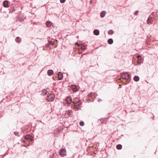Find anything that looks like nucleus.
Wrapping results in <instances>:
<instances>
[{
	"mask_svg": "<svg viewBox=\"0 0 158 158\" xmlns=\"http://www.w3.org/2000/svg\"><path fill=\"white\" fill-rule=\"evenodd\" d=\"M21 39L19 37H16L15 39V41L18 43H20L21 41Z\"/></svg>",
	"mask_w": 158,
	"mask_h": 158,
	"instance_id": "obj_13",
	"label": "nucleus"
},
{
	"mask_svg": "<svg viewBox=\"0 0 158 158\" xmlns=\"http://www.w3.org/2000/svg\"><path fill=\"white\" fill-rule=\"evenodd\" d=\"M52 24V23L50 21H47L46 22V25L47 27H50Z\"/></svg>",
	"mask_w": 158,
	"mask_h": 158,
	"instance_id": "obj_11",
	"label": "nucleus"
},
{
	"mask_svg": "<svg viewBox=\"0 0 158 158\" xmlns=\"http://www.w3.org/2000/svg\"><path fill=\"white\" fill-rule=\"evenodd\" d=\"M92 94V93H89L88 94V96L89 97H91V95Z\"/></svg>",
	"mask_w": 158,
	"mask_h": 158,
	"instance_id": "obj_32",
	"label": "nucleus"
},
{
	"mask_svg": "<svg viewBox=\"0 0 158 158\" xmlns=\"http://www.w3.org/2000/svg\"><path fill=\"white\" fill-rule=\"evenodd\" d=\"M141 57L139 56L138 58V59L137 61V64H140L141 63Z\"/></svg>",
	"mask_w": 158,
	"mask_h": 158,
	"instance_id": "obj_20",
	"label": "nucleus"
},
{
	"mask_svg": "<svg viewBox=\"0 0 158 158\" xmlns=\"http://www.w3.org/2000/svg\"><path fill=\"white\" fill-rule=\"evenodd\" d=\"M60 155L61 156H64L66 155V150L65 148H62L60 151Z\"/></svg>",
	"mask_w": 158,
	"mask_h": 158,
	"instance_id": "obj_3",
	"label": "nucleus"
},
{
	"mask_svg": "<svg viewBox=\"0 0 158 158\" xmlns=\"http://www.w3.org/2000/svg\"><path fill=\"white\" fill-rule=\"evenodd\" d=\"M53 73L54 72L53 70L51 69L48 70L47 71L48 74L49 76H52Z\"/></svg>",
	"mask_w": 158,
	"mask_h": 158,
	"instance_id": "obj_10",
	"label": "nucleus"
},
{
	"mask_svg": "<svg viewBox=\"0 0 158 158\" xmlns=\"http://www.w3.org/2000/svg\"><path fill=\"white\" fill-rule=\"evenodd\" d=\"M139 77L137 76H135L133 78L134 81L136 82L139 81Z\"/></svg>",
	"mask_w": 158,
	"mask_h": 158,
	"instance_id": "obj_17",
	"label": "nucleus"
},
{
	"mask_svg": "<svg viewBox=\"0 0 158 158\" xmlns=\"http://www.w3.org/2000/svg\"><path fill=\"white\" fill-rule=\"evenodd\" d=\"M9 2L8 1L5 0L3 2V6L6 8L8 7H9Z\"/></svg>",
	"mask_w": 158,
	"mask_h": 158,
	"instance_id": "obj_6",
	"label": "nucleus"
},
{
	"mask_svg": "<svg viewBox=\"0 0 158 158\" xmlns=\"http://www.w3.org/2000/svg\"><path fill=\"white\" fill-rule=\"evenodd\" d=\"M58 78L59 80H61L63 79V73L59 72L57 74Z\"/></svg>",
	"mask_w": 158,
	"mask_h": 158,
	"instance_id": "obj_7",
	"label": "nucleus"
},
{
	"mask_svg": "<svg viewBox=\"0 0 158 158\" xmlns=\"http://www.w3.org/2000/svg\"><path fill=\"white\" fill-rule=\"evenodd\" d=\"M65 100L68 104H71L72 101V99L71 98L69 97H67Z\"/></svg>",
	"mask_w": 158,
	"mask_h": 158,
	"instance_id": "obj_9",
	"label": "nucleus"
},
{
	"mask_svg": "<svg viewBox=\"0 0 158 158\" xmlns=\"http://www.w3.org/2000/svg\"><path fill=\"white\" fill-rule=\"evenodd\" d=\"M94 34L96 35H98L99 34V31L98 29H95L93 31Z\"/></svg>",
	"mask_w": 158,
	"mask_h": 158,
	"instance_id": "obj_12",
	"label": "nucleus"
},
{
	"mask_svg": "<svg viewBox=\"0 0 158 158\" xmlns=\"http://www.w3.org/2000/svg\"><path fill=\"white\" fill-rule=\"evenodd\" d=\"M116 148L118 149H121L122 148V146L120 144H118L116 146Z\"/></svg>",
	"mask_w": 158,
	"mask_h": 158,
	"instance_id": "obj_21",
	"label": "nucleus"
},
{
	"mask_svg": "<svg viewBox=\"0 0 158 158\" xmlns=\"http://www.w3.org/2000/svg\"><path fill=\"white\" fill-rule=\"evenodd\" d=\"M65 1V0H60V2L61 3H64Z\"/></svg>",
	"mask_w": 158,
	"mask_h": 158,
	"instance_id": "obj_30",
	"label": "nucleus"
},
{
	"mask_svg": "<svg viewBox=\"0 0 158 158\" xmlns=\"http://www.w3.org/2000/svg\"><path fill=\"white\" fill-rule=\"evenodd\" d=\"M14 134L15 135H17V136H19V133L18 132V131H15V132H14Z\"/></svg>",
	"mask_w": 158,
	"mask_h": 158,
	"instance_id": "obj_27",
	"label": "nucleus"
},
{
	"mask_svg": "<svg viewBox=\"0 0 158 158\" xmlns=\"http://www.w3.org/2000/svg\"><path fill=\"white\" fill-rule=\"evenodd\" d=\"M151 19L149 17H148L147 20V23H150L151 21Z\"/></svg>",
	"mask_w": 158,
	"mask_h": 158,
	"instance_id": "obj_25",
	"label": "nucleus"
},
{
	"mask_svg": "<svg viewBox=\"0 0 158 158\" xmlns=\"http://www.w3.org/2000/svg\"><path fill=\"white\" fill-rule=\"evenodd\" d=\"M56 156L57 155L56 153H52L50 155V158H56Z\"/></svg>",
	"mask_w": 158,
	"mask_h": 158,
	"instance_id": "obj_16",
	"label": "nucleus"
},
{
	"mask_svg": "<svg viewBox=\"0 0 158 158\" xmlns=\"http://www.w3.org/2000/svg\"><path fill=\"white\" fill-rule=\"evenodd\" d=\"M106 12L105 11H102L100 13V16L102 18H103L105 16V15Z\"/></svg>",
	"mask_w": 158,
	"mask_h": 158,
	"instance_id": "obj_18",
	"label": "nucleus"
},
{
	"mask_svg": "<svg viewBox=\"0 0 158 158\" xmlns=\"http://www.w3.org/2000/svg\"><path fill=\"white\" fill-rule=\"evenodd\" d=\"M121 77L123 79L128 80L131 78V76L130 74L127 73H123L121 74Z\"/></svg>",
	"mask_w": 158,
	"mask_h": 158,
	"instance_id": "obj_1",
	"label": "nucleus"
},
{
	"mask_svg": "<svg viewBox=\"0 0 158 158\" xmlns=\"http://www.w3.org/2000/svg\"><path fill=\"white\" fill-rule=\"evenodd\" d=\"M55 95L54 94H50L47 96L46 100L48 102L52 101L54 100L55 98Z\"/></svg>",
	"mask_w": 158,
	"mask_h": 158,
	"instance_id": "obj_2",
	"label": "nucleus"
},
{
	"mask_svg": "<svg viewBox=\"0 0 158 158\" xmlns=\"http://www.w3.org/2000/svg\"><path fill=\"white\" fill-rule=\"evenodd\" d=\"M102 120H103V118H101L100 119L101 121H102Z\"/></svg>",
	"mask_w": 158,
	"mask_h": 158,
	"instance_id": "obj_34",
	"label": "nucleus"
},
{
	"mask_svg": "<svg viewBox=\"0 0 158 158\" xmlns=\"http://www.w3.org/2000/svg\"><path fill=\"white\" fill-rule=\"evenodd\" d=\"M80 48L82 50H85L86 49V47L84 45H81L80 46Z\"/></svg>",
	"mask_w": 158,
	"mask_h": 158,
	"instance_id": "obj_22",
	"label": "nucleus"
},
{
	"mask_svg": "<svg viewBox=\"0 0 158 158\" xmlns=\"http://www.w3.org/2000/svg\"><path fill=\"white\" fill-rule=\"evenodd\" d=\"M70 87L72 89L73 92H76L78 91V89L76 85H72L70 86Z\"/></svg>",
	"mask_w": 158,
	"mask_h": 158,
	"instance_id": "obj_5",
	"label": "nucleus"
},
{
	"mask_svg": "<svg viewBox=\"0 0 158 158\" xmlns=\"http://www.w3.org/2000/svg\"><path fill=\"white\" fill-rule=\"evenodd\" d=\"M9 13H12L13 12L15 11V9L13 7H10L9 9Z\"/></svg>",
	"mask_w": 158,
	"mask_h": 158,
	"instance_id": "obj_15",
	"label": "nucleus"
},
{
	"mask_svg": "<svg viewBox=\"0 0 158 158\" xmlns=\"http://www.w3.org/2000/svg\"><path fill=\"white\" fill-rule=\"evenodd\" d=\"M139 12V11L138 10L135 11L134 12V15H138V13Z\"/></svg>",
	"mask_w": 158,
	"mask_h": 158,
	"instance_id": "obj_29",
	"label": "nucleus"
},
{
	"mask_svg": "<svg viewBox=\"0 0 158 158\" xmlns=\"http://www.w3.org/2000/svg\"><path fill=\"white\" fill-rule=\"evenodd\" d=\"M65 114H67L68 116H70V115L71 114V113L70 111H67L65 112Z\"/></svg>",
	"mask_w": 158,
	"mask_h": 158,
	"instance_id": "obj_23",
	"label": "nucleus"
},
{
	"mask_svg": "<svg viewBox=\"0 0 158 158\" xmlns=\"http://www.w3.org/2000/svg\"><path fill=\"white\" fill-rule=\"evenodd\" d=\"M33 139L32 138V137L31 138H30V139H29V140L28 141H29L30 142H32V141H33Z\"/></svg>",
	"mask_w": 158,
	"mask_h": 158,
	"instance_id": "obj_31",
	"label": "nucleus"
},
{
	"mask_svg": "<svg viewBox=\"0 0 158 158\" xmlns=\"http://www.w3.org/2000/svg\"><path fill=\"white\" fill-rule=\"evenodd\" d=\"M114 33V31L112 30H109L108 31V33L109 34L112 35Z\"/></svg>",
	"mask_w": 158,
	"mask_h": 158,
	"instance_id": "obj_24",
	"label": "nucleus"
},
{
	"mask_svg": "<svg viewBox=\"0 0 158 158\" xmlns=\"http://www.w3.org/2000/svg\"><path fill=\"white\" fill-rule=\"evenodd\" d=\"M102 101V100L101 99H99L98 100V102H101Z\"/></svg>",
	"mask_w": 158,
	"mask_h": 158,
	"instance_id": "obj_33",
	"label": "nucleus"
},
{
	"mask_svg": "<svg viewBox=\"0 0 158 158\" xmlns=\"http://www.w3.org/2000/svg\"><path fill=\"white\" fill-rule=\"evenodd\" d=\"M79 124L81 126H83L84 125V123L83 121H81L80 122Z\"/></svg>",
	"mask_w": 158,
	"mask_h": 158,
	"instance_id": "obj_28",
	"label": "nucleus"
},
{
	"mask_svg": "<svg viewBox=\"0 0 158 158\" xmlns=\"http://www.w3.org/2000/svg\"><path fill=\"white\" fill-rule=\"evenodd\" d=\"M107 42L109 44H111L113 43V41L112 39L110 38L108 40Z\"/></svg>",
	"mask_w": 158,
	"mask_h": 158,
	"instance_id": "obj_19",
	"label": "nucleus"
},
{
	"mask_svg": "<svg viewBox=\"0 0 158 158\" xmlns=\"http://www.w3.org/2000/svg\"><path fill=\"white\" fill-rule=\"evenodd\" d=\"M81 103L80 101H79L77 102H76L74 104V109H76L77 110H78L79 109V107L81 105Z\"/></svg>",
	"mask_w": 158,
	"mask_h": 158,
	"instance_id": "obj_4",
	"label": "nucleus"
},
{
	"mask_svg": "<svg viewBox=\"0 0 158 158\" xmlns=\"http://www.w3.org/2000/svg\"><path fill=\"white\" fill-rule=\"evenodd\" d=\"M32 136L31 135L28 134L26 135L24 137V139L27 140H28L29 139H30L31 138Z\"/></svg>",
	"mask_w": 158,
	"mask_h": 158,
	"instance_id": "obj_14",
	"label": "nucleus"
},
{
	"mask_svg": "<svg viewBox=\"0 0 158 158\" xmlns=\"http://www.w3.org/2000/svg\"><path fill=\"white\" fill-rule=\"evenodd\" d=\"M42 93L41 94V95L42 96H44L46 95L47 94V93L48 91H47L46 89H44L42 91Z\"/></svg>",
	"mask_w": 158,
	"mask_h": 158,
	"instance_id": "obj_8",
	"label": "nucleus"
},
{
	"mask_svg": "<svg viewBox=\"0 0 158 158\" xmlns=\"http://www.w3.org/2000/svg\"><path fill=\"white\" fill-rule=\"evenodd\" d=\"M49 45H53L54 43L52 41H50L48 42Z\"/></svg>",
	"mask_w": 158,
	"mask_h": 158,
	"instance_id": "obj_26",
	"label": "nucleus"
}]
</instances>
